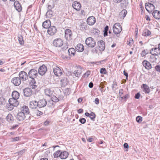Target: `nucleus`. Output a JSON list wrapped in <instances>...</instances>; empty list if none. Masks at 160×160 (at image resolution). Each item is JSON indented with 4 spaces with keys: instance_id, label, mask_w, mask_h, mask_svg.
<instances>
[{
    "instance_id": "f257e3e1",
    "label": "nucleus",
    "mask_w": 160,
    "mask_h": 160,
    "mask_svg": "<svg viewBox=\"0 0 160 160\" xmlns=\"http://www.w3.org/2000/svg\"><path fill=\"white\" fill-rule=\"evenodd\" d=\"M38 75V71L35 69H31L28 72V77L31 80H30V84L32 86V88L35 89L37 86L35 84L36 83V81L35 78H37Z\"/></svg>"
},
{
    "instance_id": "f03ea898",
    "label": "nucleus",
    "mask_w": 160,
    "mask_h": 160,
    "mask_svg": "<svg viewBox=\"0 0 160 160\" xmlns=\"http://www.w3.org/2000/svg\"><path fill=\"white\" fill-rule=\"evenodd\" d=\"M86 44L89 47L93 48L96 45L95 40L92 37H89L86 38L85 41Z\"/></svg>"
},
{
    "instance_id": "7ed1b4c3",
    "label": "nucleus",
    "mask_w": 160,
    "mask_h": 160,
    "mask_svg": "<svg viewBox=\"0 0 160 160\" xmlns=\"http://www.w3.org/2000/svg\"><path fill=\"white\" fill-rule=\"evenodd\" d=\"M122 30V27L119 23H115L113 27V31L115 34L120 33Z\"/></svg>"
},
{
    "instance_id": "20e7f679",
    "label": "nucleus",
    "mask_w": 160,
    "mask_h": 160,
    "mask_svg": "<svg viewBox=\"0 0 160 160\" xmlns=\"http://www.w3.org/2000/svg\"><path fill=\"white\" fill-rule=\"evenodd\" d=\"M19 76L20 78L22 81H26L29 78L28 74L24 71H22L19 72Z\"/></svg>"
},
{
    "instance_id": "39448f33",
    "label": "nucleus",
    "mask_w": 160,
    "mask_h": 160,
    "mask_svg": "<svg viewBox=\"0 0 160 160\" xmlns=\"http://www.w3.org/2000/svg\"><path fill=\"white\" fill-rule=\"evenodd\" d=\"M145 8L148 12L150 13L152 12L155 9L154 6L150 3H146L145 4Z\"/></svg>"
},
{
    "instance_id": "423d86ee",
    "label": "nucleus",
    "mask_w": 160,
    "mask_h": 160,
    "mask_svg": "<svg viewBox=\"0 0 160 160\" xmlns=\"http://www.w3.org/2000/svg\"><path fill=\"white\" fill-rule=\"evenodd\" d=\"M72 33L71 30L67 29L65 31V37L68 41L72 39Z\"/></svg>"
},
{
    "instance_id": "0eeeda50",
    "label": "nucleus",
    "mask_w": 160,
    "mask_h": 160,
    "mask_svg": "<svg viewBox=\"0 0 160 160\" xmlns=\"http://www.w3.org/2000/svg\"><path fill=\"white\" fill-rule=\"evenodd\" d=\"M63 43V41L60 38L55 39L53 42V44L56 47H59L62 46Z\"/></svg>"
},
{
    "instance_id": "6e6552de",
    "label": "nucleus",
    "mask_w": 160,
    "mask_h": 160,
    "mask_svg": "<svg viewBox=\"0 0 160 160\" xmlns=\"http://www.w3.org/2000/svg\"><path fill=\"white\" fill-rule=\"evenodd\" d=\"M150 52L152 55L158 56L160 54V50L158 47H155L151 49Z\"/></svg>"
},
{
    "instance_id": "1a4fd4ad",
    "label": "nucleus",
    "mask_w": 160,
    "mask_h": 160,
    "mask_svg": "<svg viewBox=\"0 0 160 160\" xmlns=\"http://www.w3.org/2000/svg\"><path fill=\"white\" fill-rule=\"evenodd\" d=\"M12 82L15 86H19L21 83V80L19 77H16L12 78Z\"/></svg>"
},
{
    "instance_id": "9d476101",
    "label": "nucleus",
    "mask_w": 160,
    "mask_h": 160,
    "mask_svg": "<svg viewBox=\"0 0 160 160\" xmlns=\"http://www.w3.org/2000/svg\"><path fill=\"white\" fill-rule=\"evenodd\" d=\"M57 29L56 27L54 26H50L48 30V32L49 34L52 36L54 35L56 32Z\"/></svg>"
},
{
    "instance_id": "9b49d317",
    "label": "nucleus",
    "mask_w": 160,
    "mask_h": 160,
    "mask_svg": "<svg viewBox=\"0 0 160 160\" xmlns=\"http://www.w3.org/2000/svg\"><path fill=\"white\" fill-rule=\"evenodd\" d=\"M47 70V67L45 65H43L39 67L38 69V72L41 75H43L45 74Z\"/></svg>"
},
{
    "instance_id": "f8f14e48",
    "label": "nucleus",
    "mask_w": 160,
    "mask_h": 160,
    "mask_svg": "<svg viewBox=\"0 0 160 160\" xmlns=\"http://www.w3.org/2000/svg\"><path fill=\"white\" fill-rule=\"evenodd\" d=\"M26 117V115L23 113L19 112L17 114L16 118L18 121H22L25 119Z\"/></svg>"
},
{
    "instance_id": "ddd939ff",
    "label": "nucleus",
    "mask_w": 160,
    "mask_h": 160,
    "mask_svg": "<svg viewBox=\"0 0 160 160\" xmlns=\"http://www.w3.org/2000/svg\"><path fill=\"white\" fill-rule=\"evenodd\" d=\"M98 48L100 51H103L105 49V42L102 40L98 41Z\"/></svg>"
},
{
    "instance_id": "4468645a",
    "label": "nucleus",
    "mask_w": 160,
    "mask_h": 160,
    "mask_svg": "<svg viewBox=\"0 0 160 160\" xmlns=\"http://www.w3.org/2000/svg\"><path fill=\"white\" fill-rule=\"evenodd\" d=\"M47 104V102L44 99H40L38 102V107L39 108L45 107Z\"/></svg>"
},
{
    "instance_id": "2eb2a0df",
    "label": "nucleus",
    "mask_w": 160,
    "mask_h": 160,
    "mask_svg": "<svg viewBox=\"0 0 160 160\" xmlns=\"http://www.w3.org/2000/svg\"><path fill=\"white\" fill-rule=\"evenodd\" d=\"M24 95L26 97H28L32 94V89L29 88H26L24 89L23 90Z\"/></svg>"
},
{
    "instance_id": "dca6fc26",
    "label": "nucleus",
    "mask_w": 160,
    "mask_h": 160,
    "mask_svg": "<svg viewBox=\"0 0 160 160\" xmlns=\"http://www.w3.org/2000/svg\"><path fill=\"white\" fill-rule=\"evenodd\" d=\"M17 100L13 98H10L8 100V102L9 104L12 105L14 107H17L19 104V102Z\"/></svg>"
},
{
    "instance_id": "f3484780",
    "label": "nucleus",
    "mask_w": 160,
    "mask_h": 160,
    "mask_svg": "<svg viewBox=\"0 0 160 160\" xmlns=\"http://www.w3.org/2000/svg\"><path fill=\"white\" fill-rule=\"evenodd\" d=\"M87 23L89 25H93L96 22V19L93 16L89 17L87 19Z\"/></svg>"
},
{
    "instance_id": "a211bd4d",
    "label": "nucleus",
    "mask_w": 160,
    "mask_h": 160,
    "mask_svg": "<svg viewBox=\"0 0 160 160\" xmlns=\"http://www.w3.org/2000/svg\"><path fill=\"white\" fill-rule=\"evenodd\" d=\"M53 72L54 74L58 76H61L62 74L61 69L58 67H55L54 68Z\"/></svg>"
},
{
    "instance_id": "6ab92c4d",
    "label": "nucleus",
    "mask_w": 160,
    "mask_h": 160,
    "mask_svg": "<svg viewBox=\"0 0 160 160\" xmlns=\"http://www.w3.org/2000/svg\"><path fill=\"white\" fill-rule=\"evenodd\" d=\"M72 6L73 8L77 11L80 10L81 7L80 3L77 1H74L72 3Z\"/></svg>"
},
{
    "instance_id": "aec40b11",
    "label": "nucleus",
    "mask_w": 160,
    "mask_h": 160,
    "mask_svg": "<svg viewBox=\"0 0 160 160\" xmlns=\"http://www.w3.org/2000/svg\"><path fill=\"white\" fill-rule=\"evenodd\" d=\"M21 110V111L20 112H22L26 115L28 114L29 113V108L28 107L26 106H24L22 107Z\"/></svg>"
},
{
    "instance_id": "412c9836",
    "label": "nucleus",
    "mask_w": 160,
    "mask_h": 160,
    "mask_svg": "<svg viewBox=\"0 0 160 160\" xmlns=\"http://www.w3.org/2000/svg\"><path fill=\"white\" fill-rule=\"evenodd\" d=\"M14 6L15 9L18 12L22 10V7L18 1H16L14 4Z\"/></svg>"
},
{
    "instance_id": "4be33fe9",
    "label": "nucleus",
    "mask_w": 160,
    "mask_h": 160,
    "mask_svg": "<svg viewBox=\"0 0 160 160\" xmlns=\"http://www.w3.org/2000/svg\"><path fill=\"white\" fill-rule=\"evenodd\" d=\"M29 107L32 109L36 108L37 107H38V102L35 100L31 101L29 103Z\"/></svg>"
},
{
    "instance_id": "5701e85b",
    "label": "nucleus",
    "mask_w": 160,
    "mask_h": 160,
    "mask_svg": "<svg viewBox=\"0 0 160 160\" xmlns=\"http://www.w3.org/2000/svg\"><path fill=\"white\" fill-rule=\"evenodd\" d=\"M142 89L143 88V91L145 93H148L150 92V90L149 87L146 84H143L141 86Z\"/></svg>"
},
{
    "instance_id": "b1692460",
    "label": "nucleus",
    "mask_w": 160,
    "mask_h": 160,
    "mask_svg": "<svg viewBox=\"0 0 160 160\" xmlns=\"http://www.w3.org/2000/svg\"><path fill=\"white\" fill-rule=\"evenodd\" d=\"M76 50L78 52H82L84 49L83 45L81 43L78 44L75 47Z\"/></svg>"
},
{
    "instance_id": "393cba45",
    "label": "nucleus",
    "mask_w": 160,
    "mask_h": 160,
    "mask_svg": "<svg viewBox=\"0 0 160 160\" xmlns=\"http://www.w3.org/2000/svg\"><path fill=\"white\" fill-rule=\"evenodd\" d=\"M153 17L156 19H159L160 18V12L158 10H155L152 13Z\"/></svg>"
},
{
    "instance_id": "a878e982",
    "label": "nucleus",
    "mask_w": 160,
    "mask_h": 160,
    "mask_svg": "<svg viewBox=\"0 0 160 160\" xmlns=\"http://www.w3.org/2000/svg\"><path fill=\"white\" fill-rule=\"evenodd\" d=\"M51 22L50 20H47L42 23V26L45 28H48L51 25Z\"/></svg>"
},
{
    "instance_id": "bb28decb",
    "label": "nucleus",
    "mask_w": 160,
    "mask_h": 160,
    "mask_svg": "<svg viewBox=\"0 0 160 160\" xmlns=\"http://www.w3.org/2000/svg\"><path fill=\"white\" fill-rule=\"evenodd\" d=\"M68 152L66 151L61 152L60 158L62 159H65L66 158L68 155Z\"/></svg>"
},
{
    "instance_id": "cd10ccee",
    "label": "nucleus",
    "mask_w": 160,
    "mask_h": 160,
    "mask_svg": "<svg viewBox=\"0 0 160 160\" xmlns=\"http://www.w3.org/2000/svg\"><path fill=\"white\" fill-rule=\"evenodd\" d=\"M143 66L147 69H149L152 68V66L151 64L148 62L146 61H144L142 62Z\"/></svg>"
},
{
    "instance_id": "c85d7f7f",
    "label": "nucleus",
    "mask_w": 160,
    "mask_h": 160,
    "mask_svg": "<svg viewBox=\"0 0 160 160\" xmlns=\"http://www.w3.org/2000/svg\"><path fill=\"white\" fill-rule=\"evenodd\" d=\"M127 13V12L126 9H123L119 14V16L120 18L123 19Z\"/></svg>"
},
{
    "instance_id": "c756f323",
    "label": "nucleus",
    "mask_w": 160,
    "mask_h": 160,
    "mask_svg": "<svg viewBox=\"0 0 160 160\" xmlns=\"http://www.w3.org/2000/svg\"><path fill=\"white\" fill-rule=\"evenodd\" d=\"M44 92L46 95L50 97L53 93V91L49 88H46L44 90Z\"/></svg>"
},
{
    "instance_id": "7c9ffc66",
    "label": "nucleus",
    "mask_w": 160,
    "mask_h": 160,
    "mask_svg": "<svg viewBox=\"0 0 160 160\" xmlns=\"http://www.w3.org/2000/svg\"><path fill=\"white\" fill-rule=\"evenodd\" d=\"M12 98L18 99L19 97V93L17 91H14L12 93Z\"/></svg>"
},
{
    "instance_id": "2f4dec72",
    "label": "nucleus",
    "mask_w": 160,
    "mask_h": 160,
    "mask_svg": "<svg viewBox=\"0 0 160 160\" xmlns=\"http://www.w3.org/2000/svg\"><path fill=\"white\" fill-rule=\"evenodd\" d=\"M68 52L69 56H74L75 54L76 50L74 48H70L68 50Z\"/></svg>"
},
{
    "instance_id": "473e14b6",
    "label": "nucleus",
    "mask_w": 160,
    "mask_h": 160,
    "mask_svg": "<svg viewBox=\"0 0 160 160\" xmlns=\"http://www.w3.org/2000/svg\"><path fill=\"white\" fill-rule=\"evenodd\" d=\"M82 72V69L81 68H78L77 70L74 71V74L75 76L77 77H79L80 76Z\"/></svg>"
},
{
    "instance_id": "72a5a7b5",
    "label": "nucleus",
    "mask_w": 160,
    "mask_h": 160,
    "mask_svg": "<svg viewBox=\"0 0 160 160\" xmlns=\"http://www.w3.org/2000/svg\"><path fill=\"white\" fill-rule=\"evenodd\" d=\"M53 12L51 10H48L46 13V16L48 18H51L53 16Z\"/></svg>"
},
{
    "instance_id": "f704fd0d",
    "label": "nucleus",
    "mask_w": 160,
    "mask_h": 160,
    "mask_svg": "<svg viewBox=\"0 0 160 160\" xmlns=\"http://www.w3.org/2000/svg\"><path fill=\"white\" fill-rule=\"evenodd\" d=\"M61 150H58L56 152L53 154V156L54 158H57L58 157L60 158V155L61 153Z\"/></svg>"
},
{
    "instance_id": "c9c22d12",
    "label": "nucleus",
    "mask_w": 160,
    "mask_h": 160,
    "mask_svg": "<svg viewBox=\"0 0 160 160\" xmlns=\"http://www.w3.org/2000/svg\"><path fill=\"white\" fill-rule=\"evenodd\" d=\"M48 107H52L55 105V103L53 102L51 100H49L47 102V104Z\"/></svg>"
},
{
    "instance_id": "e433bc0d",
    "label": "nucleus",
    "mask_w": 160,
    "mask_h": 160,
    "mask_svg": "<svg viewBox=\"0 0 160 160\" xmlns=\"http://www.w3.org/2000/svg\"><path fill=\"white\" fill-rule=\"evenodd\" d=\"M6 119L8 121L10 122L12 121L13 120V118L12 115L10 114H8L6 117Z\"/></svg>"
},
{
    "instance_id": "4c0bfd02",
    "label": "nucleus",
    "mask_w": 160,
    "mask_h": 160,
    "mask_svg": "<svg viewBox=\"0 0 160 160\" xmlns=\"http://www.w3.org/2000/svg\"><path fill=\"white\" fill-rule=\"evenodd\" d=\"M155 55H152V56L150 57L149 60L151 62H154L156 61L157 58L155 57Z\"/></svg>"
},
{
    "instance_id": "58836bf2",
    "label": "nucleus",
    "mask_w": 160,
    "mask_h": 160,
    "mask_svg": "<svg viewBox=\"0 0 160 160\" xmlns=\"http://www.w3.org/2000/svg\"><path fill=\"white\" fill-rule=\"evenodd\" d=\"M151 34V32L148 29H146L144 30L143 34L145 36H148Z\"/></svg>"
},
{
    "instance_id": "ea45409f",
    "label": "nucleus",
    "mask_w": 160,
    "mask_h": 160,
    "mask_svg": "<svg viewBox=\"0 0 160 160\" xmlns=\"http://www.w3.org/2000/svg\"><path fill=\"white\" fill-rule=\"evenodd\" d=\"M18 40L21 45H23L24 44L23 37L22 35H20L18 36Z\"/></svg>"
},
{
    "instance_id": "a19ab883",
    "label": "nucleus",
    "mask_w": 160,
    "mask_h": 160,
    "mask_svg": "<svg viewBox=\"0 0 160 160\" xmlns=\"http://www.w3.org/2000/svg\"><path fill=\"white\" fill-rule=\"evenodd\" d=\"M87 26L85 23L83 22L80 25V28L82 30H86Z\"/></svg>"
},
{
    "instance_id": "79ce46f5",
    "label": "nucleus",
    "mask_w": 160,
    "mask_h": 160,
    "mask_svg": "<svg viewBox=\"0 0 160 160\" xmlns=\"http://www.w3.org/2000/svg\"><path fill=\"white\" fill-rule=\"evenodd\" d=\"M51 100H52L53 102L55 104L59 101V99L55 96H53L51 98Z\"/></svg>"
},
{
    "instance_id": "37998d69",
    "label": "nucleus",
    "mask_w": 160,
    "mask_h": 160,
    "mask_svg": "<svg viewBox=\"0 0 160 160\" xmlns=\"http://www.w3.org/2000/svg\"><path fill=\"white\" fill-rule=\"evenodd\" d=\"M14 106L12 105L9 103H8L7 105V109L9 111L12 110L14 108Z\"/></svg>"
},
{
    "instance_id": "c03bdc74",
    "label": "nucleus",
    "mask_w": 160,
    "mask_h": 160,
    "mask_svg": "<svg viewBox=\"0 0 160 160\" xmlns=\"http://www.w3.org/2000/svg\"><path fill=\"white\" fill-rule=\"evenodd\" d=\"M62 49L63 50H66L68 48V44L67 42L63 44L62 46Z\"/></svg>"
},
{
    "instance_id": "a18cd8bd",
    "label": "nucleus",
    "mask_w": 160,
    "mask_h": 160,
    "mask_svg": "<svg viewBox=\"0 0 160 160\" xmlns=\"http://www.w3.org/2000/svg\"><path fill=\"white\" fill-rule=\"evenodd\" d=\"M61 82L62 84L64 85H66L67 84V79L66 78H64L61 80Z\"/></svg>"
},
{
    "instance_id": "49530a36",
    "label": "nucleus",
    "mask_w": 160,
    "mask_h": 160,
    "mask_svg": "<svg viewBox=\"0 0 160 160\" xmlns=\"http://www.w3.org/2000/svg\"><path fill=\"white\" fill-rule=\"evenodd\" d=\"M95 117L96 115L93 112H91L90 114V116H89L91 119L93 121L94 120V118H95Z\"/></svg>"
},
{
    "instance_id": "de8ad7c7",
    "label": "nucleus",
    "mask_w": 160,
    "mask_h": 160,
    "mask_svg": "<svg viewBox=\"0 0 160 160\" xmlns=\"http://www.w3.org/2000/svg\"><path fill=\"white\" fill-rule=\"evenodd\" d=\"M34 113L36 114V116H40L43 113L42 112L37 110H35Z\"/></svg>"
},
{
    "instance_id": "09e8293b",
    "label": "nucleus",
    "mask_w": 160,
    "mask_h": 160,
    "mask_svg": "<svg viewBox=\"0 0 160 160\" xmlns=\"http://www.w3.org/2000/svg\"><path fill=\"white\" fill-rule=\"evenodd\" d=\"M100 87H101V88L100 89V91L102 92H104L105 90L104 89V86L103 83L102 82H101L100 83Z\"/></svg>"
},
{
    "instance_id": "8fccbe9b",
    "label": "nucleus",
    "mask_w": 160,
    "mask_h": 160,
    "mask_svg": "<svg viewBox=\"0 0 160 160\" xmlns=\"http://www.w3.org/2000/svg\"><path fill=\"white\" fill-rule=\"evenodd\" d=\"M100 73L101 74H105L107 73L105 68H101L100 69Z\"/></svg>"
},
{
    "instance_id": "3c124183",
    "label": "nucleus",
    "mask_w": 160,
    "mask_h": 160,
    "mask_svg": "<svg viewBox=\"0 0 160 160\" xmlns=\"http://www.w3.org/2000/svg\"><path fill=\"white\" fill-rule=\"evenodd\" d=\"M136 120L137 122L140 123L142 121V117L140 116H138L137 117Z\"/></svg>"
},
{
    "instance_id": "603ef678",
    "label": "nucleus",
    "mask_w": 160,
    "mask_h": 160,
    "mask_svg": "<svg viewBox=\"0 0 160 160\" xmlns=\"http://www.w3.org/2000/svg\"><path fill=\"white\" fill-rule=\"evenodd\" d=\"M90 71H88L83 75V77L84 78L86 77V78H87L90 75Z\"/></svg>"
},
{
    "instance_id": "864d4df0",
    "label": "nucleus",
    "mask_w": 160,
    "mask_h": 160,
    "mask_svg": "<svg viewBox=\"0 0 160 160\" xmlns=\"http://www.w3.org/2000/svg\"><path fill=\"white\" fill-rule=\"evenodd\" d=\"M79 121L82 124H84L86 122V120L85 118H80L79 120Z\"/></svg>"
},
{
    "instance_id": "5fc2aeb1",
    "label": "nucleus",
    "mask_w": 160,
    "mask_h": 160,
    "mask_svg": "<svg viewBox=\"0 0 160 160\" xmlns=\"http://www.w3.org/2000/svg\"><path fill=\"white\" fill-rule=\"evenodd\" d=\"M20 138V137H16L15 138H12L11 141L12 142L17 141L19 140Z\"/></svg>"
},
{
    "instance_id": "6e6d98bb",
    "label": "nucleus",
    "mask_w": 160,
    "mask_h": 160,
    "mask_svg": "<svg viewBox=\"0 0 160 160\" xmlns=\"http://www.w3.org/2000/svg\"><path fill=\"white\" fill-rule=\"evenodd\" d=\"M155 69L156 71L160 72V65H156L155 67Z\"/></svg>"
},
{
    "instance_id": "4d7b16f0",
    "label": "nucleus",
    "mask_w": 160,
    "mask_h": 160,
    "mask_svg": "<svg viewBox=\"0 0 160 160\" xmlns=\"http://www.w3.org/2000/svg\"><path fill=\"white\" fill-rule=\"evenodd\" d=\"M54 5L52 4V5H48V10H51V9L54 8Z\"/></svg>"
},
{
    "instance_id": "13d9d810",
    "label": "nucleus",
    "mask_w": 160,
    "mask_h": 160,
    "mask_svg": "<svg viewBox=\"0 0 160 160\" xmlns=\"http://www.w3.org/2000/svg\"><path fill=\"white\" fill-rule=\"evenodd\" d=\"M117 86V82H114L112 86V89H113L114 88H115Z\"/></svg>"
},
{
    "instance_id": "bf43d9fd",
    "label": "nucleus",
    "mask_w": 160,
    "mask_h": 160,
    "mask_svg": "<svg viewBox=\"0 0 160 160\" xmlns=\"http://www.w3.org/2000/svg\"><path fill=\"white\" fill-rule=\"evenodd\" d=\"M140 96V93L138 92L135 94V98L136 99H139Z\"/></svg>"
},
{
    "instance_id": "052dcab7",
    "label": "nucleus",
    "mask_w": 160,
    "mask_h": 160,
    "mask_svg": "<svg viewBox=\"0 0 160 160\" xmlns=\"http://www.w3.org/2000/svg\"><path fill=\"white\" fill-rule=\"evenodd\" d=\"M148 52H146L144 50L142 51L141 53V55L142 57L145 56L146 54H148Z\"/></svg>"
},
{
    "instance_id": "680f3d73",
    "label": "nucleus",
    "mask_w": 160,
    "mask_h": 160,
    "mask_svg": "<svg viewBox=\"0 0 160 160\" xmlns=\"http://www.w3.org/2000/svg\"><path fill=\"white\" fill-rule=\"evenodd\" d=\"M94 32H95V33L97 35H99L100 33V31L98 29H95Z\"/></svg>"
},
{
    "instance_id": "e2e57ef3",
    "label": "nucleus",
    "mask_w": 160,
    "mask_h": 160,
    "mask_svg": "<svg viewBox=\"0 0 160 160\" xmlns=\"http://www.w3.org/2000/svg\"><path fill=\"white\" fill-rule=\"evenodd\" d=\"M123 74L126 76V79L127 80L128 79V74L125 70L123 71Z\"/></svg>"
},
{
    "instance_id": "0e129e2a",
    "label": "nucleus",
    "mask_w": 160,
    "mask_h": 160,
    "mask_svg": "<svg viewBox=\"0 0 160 160\" xmlns=\"http://www.w3.org/2000/svg\"><path fill=\"white\" fill-rule=\"evenodd\" d=\"M94 102L96 104H98L99 103V100L98 98H96Z\"/></svg>"
},
{
    "instance_id": "69168bd1",
    "label": "nucleus",
    "mask_w": 160,
    "mask_h": 160,
    "mask_svg": "<svg viewBox=\"0 0 160 160\" xmlns=\"http://www.w3.org/2000/svg\"><path fill=\"white\" fill-rule=\"evenodd\" d=\"M119 96H121L123 93V89H120L119 91Z\"/></svg>"
},
{
    "instance_id": "338daca9",
    "label": "nucleus",
    "mask_w": 160,
    "mask_h": 160,
    "mask_svg": "<svg viewBox=\"0 0 160 160\" xmlns=\"http://www.w3.org/2000/svg\"><path fill=\"white\" fill-rule=\"evenodd\" d=\"M129 95L128 94H127L125 96H124V98L125 99L124 100L125 101H126V99H127L129 98Z\"/></svg>"
},
{
    "instance_id": "774afa93",
    "label": "nucleus",
    "mask_w": 160,
    "mask_h": 160,
    "mask_svg": "<svg viewBox=\"0 0 160 160\" xmlns=\"http://www.w3.org/2000/svg\"><path fill=\"white\" fill-rule=\"evenodd\" d=\"M108 29H109V27L107 25L105 26V27L104 28V31L108 32Z\"/></svg>"
}]
</instances>
